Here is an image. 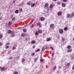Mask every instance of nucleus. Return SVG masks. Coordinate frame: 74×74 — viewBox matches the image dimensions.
I'll list each match as a JSON object with an SVG mask.
<instances>
[{"label":"nucleus","mask_w":74,"mask_h":74,"mask_svg":"<svg viewBox=\"0 0 74 74\" xmlns=\"http://www.w3.org/2000/svg\"><path fill=\"white\" fill-rule=\"evenodd\" d=\"M62 41L63 42H64V41H66V40H65V38H62Z\"/></svg>","instance_id":"nucleus-16"},{"label":"nucleus","mask_w":74,"mask_h":74,"mask_svg":"<svg viewBox=\"0 0 74 74\" xmlns=\"http://www.w3.org/2000/svg\"><path fill=\"white\" fill-rule=\"evenodd\" d=\"M6 45H10V43L8 42V43H6Z\"/></svg>","instance_id":"nucleus-40"},{"label":"nucleus","mask_w":74,"mask_h":74,"mask_svg":"<svg viewBox=\"0 0 74 74\" xmlns=\"http://www.w3.org/2000/svg\"><path fill=\"white\" fill-rule=\"evenodd\" d=\"M21 35L22 37H25V36H27V35L24 34H21Z\"/></svg>","instance_id":"nucleus-3"},{"label":"nucleus","mask_w":74,"mask_h":74,"mask_svg":"<svg viewBox=\"0 0 74 74\" xmlns=\"http://www.w3.org/2000/svg\"><path fill=\"white\" fill-rule=\"evenodd\" d=\"M61 4V3H60V2H58L57 3V4H58V5H60V4Z\"/></svg>","instance_id":"nucleus-30"},{"label":"nucleus","mask_w":74,"mask_h":74,"mask_svg":"<svg viewBox=\"0 0 74 74\" xmlns=\"http://www.w3.org/2000/svg\"><path fill=\"white\" fill-rule=\"evenodd\" d=\"M45 35V34H43V35Z\"/></svg>","instance_id":"nucleus-61"},{"label":"nucleus","mask_w":74,"mask_h":74,"mask_svg":"<svg viewBox=\"0 0 74 74\" xmlns=\"http://www.w3.org/2000/svg\"><path fill=\"white\" fill-rule=\"evenodd\" d=\"M0 19H2V17H0Z\"/></svg>","instance_id":"nucleus-55"},{"label":"nucleus","mask_w":74,"mask_h":74,"mask_svg":"<svg viewBox=\"0 0 74 74\" xmlns=\"http://www.w3.org/2000/svg\"><path fill=\"white\" fill-rule=\"evenodd\" d=\"M50 49H51V50H53V48L52 47H50Z\"/></svg>","instance_id":"nucleus-36"},{"label":"nucleus","mask_w":74,"mask_h":74,"mask_svg":"<svg viewBox=\"0 0 74 74\" xmlns=\"http://www.w3.org/2000/svg\"><path fill=\"white\" fill-rule=\"evenodd\" d=\"M33 26H34V25H33L32 24V26H31L32 27H33Z\"/></svg>","instance_id":"nucleus-50"},{"label":"nucleus","mask_w":74,"mask_h":74,"mask_svg":"<svg viewBox=\"0 0 74 74\" xmlns=\"http://www.w3.org/2000/svg\"><path fill=\"white\" fill-rule=\"evenodd\" d=\"M12 37H14L15 36V35H12Z\"/></svg>","instance_id":"nucleus-46"},{"label":"nucleus","mask_w":74,"mask_h":74,"mask_svg":"<svg viewBox=\"0 0 74 74\" xmlns=\"http://www.w3.org/2000/svg\"><path fill=\"white\" fill-rule=\"evenodd\" d=\"M47 11H49V9L48 8L47 9Z\"/></svg>","instance_id":"nucleus-56"},{"label":"nucleus","mask_w":74,"mask_h":74,"mask_svg":"<svg viewBox=\"0 0 74 74\" xmlns=\"http://www.w3.org/2000/svg\"><path fill=\"white\" fill-rule=\"evenodd\" d=\"M45 49H47V48H45V49H44L43 51H44V50H45Z\"/></svg>","instance_id":"nucleus-58"},{"label":"nucleus","mask_w":74,"mask_h":74,"mask_svg":"<svg viewBox=\"0 0 74 74\" xmlns=\"http://www.w3.org/2000/svg\"><path fill=\"white\" fill-rule=\"evenodd\" d=\"M62 15V13L61 12H58V16H60Z\"/></svg>","instance_id":"nucleus-5"},{"label":"nucleus","mask_w":74,"mask_h":74,"mask_svg":"<svg viewBox=\"0 0 74 74\" xmlns=\"http://www.w3.org/2000/svg\"><path fill=\"white\" fill-rule=\"evenodd\" d=\"M35 35H36V36H38V32H36L35 33Z\"/></svg>","instance_id":"nucleus-28"},{"label":"nucleus","mask_w":74,"mask_h":74,"mask_svg":"<svg viewBox=\"0 0 74 74\" xmlns=\"http://www.w3.org/2000/svg\"><path fill=\"white\" fill-rule=\"evenodd\" d=\"M16 48V47H13L12 49L13 50H14V49H15Z\"/></svg>","instance_id":"nucleus-34"},{"label":"nucleus","mask_w":74,"mask_h":74,"mask_svg":"<svg viewBox=\"0 0 74 74\" xmlns=\"http://www.w3.org/2000/svg\"><path fill=\"white\" fill-rule=\"evenodd\" d=\"M68 28L67 27H66L64 28V30H65V31H66V30H67Z\"/></svg>","instance_id":"nucleus-25"},{"label":"nucleus","mask_w":74,"mask_h":74,"mask_svg":"<svg viewBox=\"0 0 74 74\" xmlns=\"http://www.w3.org/2000/svg\"><path fill=\"white\" fill-rule=\"evenodd\" d=\"M53 7V5L52 4H51L50 5L49 8H51V10H52V8Z\"/></svg>","instance_id":"nucleus-4"},{"label":"nucleus","mask_w":74,"mask_h":74,"mask_svg":"<svg viewBox=\"0 0 74 74\" xmlns=\"http://www.w3.org/2000/svg\"><path fill=\"white\" fill-rule=\"evenodd\" d=\"M34 20H32L31 21V22L30 23H29V24H30V23H32V22H33V21H34Z\"/></svg>","instance_id":"nucleus-41"},{"label":"nucleus","mask_w":74,"mask_h":74,"mask_svg":"<svg viewBox=\"0 0 74 74\" xmlns=\"http://www.w3.org/2000/svg\"><path fill=\"white\" fill-rule=\"evenodd\" d=\"M41 25V23H40L38 22L36 24L37 26H38L39 25Z\"/></svg>","instance_id":"nucleus-15"},{"label":"nucleus","mask_w":74,"mask_h":74,"mask_svg":"<svg viewBox=\"0 0 74 74\" xmlns=\"http://www.w3.org/2000/svg\"><path fill=\"white\" fill-rule=\"evenodd\" d=\"M62 7H64L65 6H66V4L64 3H62Z\"/></svg>","instance_id":"nucleus-9"},{"label":"nucleus","mask_w":74,"mask_h":74,"mask_svg":"<svg viewBox=\"0 0 74 74\" xmlns=\"http://www.w3.org/2000/svg\"><path fill=\"white\" fill-rule=\"evenodd\" d=\"M53 26H54V24H51L50 25V27L51 28L52 27H53Z\"/></svg>","instance_id":"nucleus-6"},{"label":"nucleus","mask_w":74,"mask_h":74,"mask_svg":"<svg viewBox=\"0 0 74 74\" xmlns=\"http://www.w3.org/2000/svg\"><path fill=\"white\" fill-rule=\"evenodd\" d=\"M71 51H72V49H69L68 50V52L71 53Z\"/></svg>","instance_id":"nucleus-21"},{"label":"nucleus","mask_w":74,"mask_h":74,"mask_svg":"<svg viewBox=\"0 0 74 74\" xmlns=\"http://www.w3.org/2000/svg\"><path fill=\"white\" fill-rule=\"evenodd\" d=\"M30 4V5H32V2H31Z\"/></svg>","instance_id":"nucleus-57"},{"label":"nucleus","mask_w":74,"mask_h":74,"mask_svg":"<svg viewBox=\"0 0 74 74\" xmlns=\"http://www.w3.org/2000/svg\"><path fill=\"white\" fill-rule=\"evenodd\" d=\"M53 54H54L53 53H52V56H53Z\"/></svg>","instance_id":"nucleus-52"},{"label":"nucleus","mask_w":74,"mask_h":74,"mask_svg":"<svg viewBox=\"0 0 74 74\" xmlns=\"http://www.w3.org/2000/svg\"><path fill=\"white\" fill-rule=\"evenodd\" d=\"M73 16H74V13L72 14Z\"/></svg>","instance_id":"nucleus-59"},{"label":"nucleus","mask_w":74,"mask_h":74,"mask_svg":"<svg viewBox=\"0 0 74 74\" xmlns=\"http://www.w3.org/2000/svg\"><path fill=\"white\" fill-rule=\"evenodd\" d=\"M56 69V67L55 66L53 68V70H55Z\"/></svg>","instance_id":"nucleus-35"},{"label":"nucleus","mask_w":74,"mask_h":74,"mask_svg":"<svg viewBox=\"0 0 74 74\" xmlns=\"http://www.w3.org/2000/svg\"><path fill=\"white\" fill-rule=\"evenodd\" d=\"M61 69V67H60V66H59V69Z\"/></svg>","instance_id":"nucleus-51"},{"label":"nucleus","mask_w":74,"mask_h":74,"mask_svg":"<svg viewBox=\"0 0 74 74\" xmlns=\"http://www.w3.org/2000/svg\"><path fill=\"white\" fill-rule=\"evenodd\" d=\"M40 20L41 21H44V18L42 17H40Z\"/></svg>","instance_id":"nucleus-2"},{"label":"nucleus","mask_w":74,"mask_h":74,"mask_svg":"<svg viewBox=\"0 0 74 74\" xmlns=\"http://www.w3.org/2000/svg\"><path fill=\"white\" fill-rule=\"evenodd\" d=\"M38 33L40 34H41V33H42V30H39V31H38Z\"/></svg>","instance_id":"nucleus-11"},{"label":"nucleus","mask_w":74,"mask_h":74,"mask_svg":"<svg viewBox=\"0 0 74 74\" xmlns=\"http://www.w3.org/2000/svg\"><path fill=\"white\" fill-rule=\"evenodd\" d=\"M51 40V38H47V41H50Z\"/></svg>","instance_id":"nucleus-22"},{"label":"nucleus","mask_w":74,"mask_h":74,"mask_svg":"<svg viewBox=\"0 0 74 74\" xmlns=\"http://www.w3.org/2000/svg\"><path fill=\"white\" fill-rule=\"evenodd\" d=\"M9 59H12V57H9Z\"/></svg>","instance_id":"nucleus-47"},{"label":"nucleus","mask_w":74,"mask_h":74,"mask_svg":"<svg viewBox=\"0 0 74 74\" xmlns=\"http://www.w3.org/2000/svg\"><path fill=\"white\" fill-rule=\"evenodd\" d=\"M66 1H67V0H63V1L64 2Z\"/></svg>","instance_id":"nucleus-49"},{"label":"nucleus","mask_w":74,"mask_h":74,"mask_svg":"<svg viewBox=\"0 0 74 74\" xmlns=\"http://www.w3.org/2000/svg\"><path fill=\"white\" fill-rule=\"evenodd\" d=\"M36 48V46L34 45V46H33V49H34V48Z\"/></svg>","instance_id":"nucleus-42"},{"label":"nucleus","mask_w":74,"mask_h":74,"mask_svg":"<svg viewBox=\"0 0 74 74\" xmlns=\"http://www.w3.org/2000/svg\"><path fill=\"white\" fill-rule=\"evenodd\" d=\"M19 10L20 12H22V9L21 8H19Z\"/></svg>","instance_id":"nucleus-18"},{"label":"nucleus","mask_w":74,"mask_h":74,"mask_svg":"<svg viewBox=\"0 0 74 74\" xmlns=\"http://www.w3.org/2000/svg\"><path fill=\"white\" fill-rule=\"evenodd\" d=\"M18 12H19V11L18 10H16L15 11V13H16V14H18Z\"/></svg>","instance_id":"nucleus-23"},{"label":"nucleus","mask_w":74,"mask_h":74,"mask_svg":"<svg viewBox=\"0 0 74 74\" xmlns=\"http://www.w3.org/2000/svg\"><path fill=\"white\" fill-rule=\"evenodd\" d=\"M3 37V35H2V34H1L0 35V38H1Z\"/></svg>","instance_id":"nucleus-27"},{"label":"nucleus","mask_w":74,"mask_h":74,"mask_svg":"<svg viewBox=\"0 0 74 74\" xmlns=\"http://www.w3.org/2000/svg\"><path fill=\"white\" fill-rule=\"evenodd\" d=\"M21 27H18V29H21Z\"/></svg>","instance_id":"nucleus-60"},{"label":"nucleus","mask_w":74,"mask_h":74,"mask_svg":"<svg viewBox=\"0 0 74 74\" xmlns=\"http://www.w3.org/2000/svg\"><path fill=\"white\" fill-rule=\"evenodd\" d=\"M67 66H70V63H68L67 64Z\"/></svg>","instance_id":"nucleus-45"},{"label":"nucleus","mask_w":74,"mask_h":74,"mask_svg":"<svg viewBox=\"0 0 74 74\" xmlns=\"http://www.w3.org/2000/svg\"><path fill=\"white\" fill-rule=\"evenodd\" d=\"M1 67H0V69H1Z\"/></svg>","instance_id":"nucleus-62"},{"label":"nucleus","mask_w":74,"mask_h":74,"mask_svg":"<svg viewBox=\"0 0 74 74\" xmlns=\"http://www.w3.org/2000/svg\"><path fill=\"white\" fill-rule=\"evenodd\" d=\"M35 5V4H34V3H33V4L31 5V7H33Z\"/></svg>","instance_id":"nucleus-24"},{"label":"nucleus","mask_w":74,"mask_h":74,"mask_svg":"<svg viewBox=\"0 0 74 74\" xmlns=\"http://www.w3.org/2000/svg\"><path fill=\"white\" fill-rule=\"evenodd\" d=\"M72 69L73 70H74V65L73 66Z\"/></svg>","instance_id":"nucleus-48"},{"label":"nucleus","mask_w":74,"mask_h":74,"mask_svg":"<svg viewBox=\"0 0 74 74\" xmlns=\"http://www.w3.org/2000/svg\"><path fill=\"white\" fill-rule=\"evenodd\" d=\"M39 51H40V49H38L36 50L35 51V52H39Z\"/></svg>","instance_id":"nucleus-8"},{"label":"nucleus","mask_w":74,"mask_h":74,"mask_svg":"<svg viewBox=\"0 0 74 74\" xmlns=\"http://www.w3.org/2000/svg\"><path fill=\"white\" fill-rule=\"evenodd\" d=\"M71 18H72V17H73V15H71Z\"/></svg>","instance_id":"nucleus-54"},{"label":"nucleus","mask_w":74,"mask_h":74,"mask_svg":"<svg viewBox=\"0 0 74 74\" xmlns=\"http://www.w3.org/2000/svg\"><path fill=\"white\" fill-rule=\"evenodd\" d=\"M31 43H32V44H35V43H36V41H35V40H32V41Z\"/></svg>","instance_id":"nucleus-10"},{"label":"nucleus","mask_w":74,"mask_h":74,"mask_svg":"<svg viewBox=\"0 0 74 74\" xmlns=\"http://www.w3.org/2000/svg\"><path fill=\"white\" fill-rule=\"evenodd\" d=\"M15 17H13L12 20V21H13V22H14V21H15Z\"/></svg>","instance_id":"nucleus-20"},{"label":"nucleus","mask_w":74,"mask_h":74,"mask_svg":"<svg viewBox=\"0 0 74 74\" xmlns=\"http://www.w3.org/2000/svg\"><path fill=\"white\" fill-rule=\"evenodd\" d=\"M37 58H36L34 59V60L35 62H37Z\"/></svg>","instance_id":"nucleus-32"},{"label":"nucleus","mask_w":74,"mask_h":74,"mask_svg":"<svg viewBox=\"0 0 74 74\" xmlns=\"http://www.w3.org/2000/svg\"><path fill=\"white\" fill-rule=\"evenodd\" d=\"M14 33V31H11V34H13Z\"/></svg>","instance_id":"nucleus-44"},{"label":"nucleus","mask_w":74,"mask_h":74,"mask_svg":"<svg viewBox=\"0 0 74 74\" xmlns=\"http://www.w3.org/2000/svg\"><path fill=\"white\" fill-rule=\"evenodd\" d=\"M11 24H12V21H10L8 25L9 26H10V25H11Z\"/></svg>","instance_id":"nucleus-14"},{"label":"nucleus","mask_w":74,"mask_h":74,"mask_svg":"<svg viewBox=\"0 0 74 74\" xmlns=\"http://www.w3.org/2000/svg\"><path fill=\"white\" fill-rule=\"evenodd\" d=\"M23 30L24 33H25L27 31V29H23Z\"/></svg>","instance_id":"nucleus-7"},{"label":"nucleus","mask_w":74,"mask_h":74,"mask_svg":"<svg viewBox=\"0 0 74 74\" xmlns=\"http://www.w3.org/2000/svg\"><path fill=\"white\" fill-rule=\"evenodd\" d=\"M6 49H8V48H9V46H7L6 47H5Z\"/></svg>","instance_id":"nucleus-39"},{"label":"nucleus","mask_w":74,"mask_h":74,"mask_svg":"<svg viewBox=\"0 0 74 74\" xmlns=\"http://www.w3.org/2000/svg\"><path fill=\"white\" fill-rule=\"evenodd\" d=\"M59 32L60 33H63V30L62 29H60L59 31Z\"/></svg>","instance_id":"nucleus-1"},{"label":"nucleus","mask_w":74,"mask_h":74,"mask_svg":"<svg viewBox=\"0 0 74 74\" xmlns=\"http://www.w3.org/2000/svg\"><path fill=\"white\" fill-rule=\"evenodd\" d=\"M48 3H46L45 5V6L46 7H48Z\"/></svg>","instance_id":"nucleus-26"},{"label":"nucleus","mask_w":74,"mask_h":74,"mask_svg":"<svg viewBox=\"0 0 74 74\" xmlns=\"http://www.w3.org/2000/svg\"><path fill=\"white\" fill-rule=\"evenodd\" d=\"M34 55V53H33L31 54V56H33Z\"/></svg>","instance_id":"nucleus-31"},{"label":"nucleus","mask_w":74,"mask_h":74,"mask_svg":"<svg viewBox=\"0 0 74 74\" xmlns=\"http://www.w3.org/2000/svg\"><path fill=\"white\" fill-rule=\"evenodd\" d=\"M40 61L41 62H43V59H40Z\"/></svg>","instance_id":"nucleus-38"},{"label":"nucleus","mask_w":74,"mask_h":74,"mask_svg":"<svg viewBox=\"0 0 74 74\" xmlns=\"http://www.w3.org/2000/svg\"><path fill=\"white\" fill-rule=\"evenodd\" d=\"M8 34H10L11 32V31L10 30H8Z\"/></svg>","instance_id":"nucleus-12"},{"label":"nucleus","mask_w":74,"mask_h":74,"mask_svg":"<svg viewBox=\"0 0 74 74\" xmlns=\"http://www.w3.org/2000/svg\"><path fill=\"white\" fill-rule=\"evenodd\" d=\"M25 59L24 58H23L22 59V60L21 61L22 62H23H23H25Z\"/></svg>","instance_id":"nucleus-19"},{"label":"nucleus","mask_w":74,"mask_h":74,"mask_svg":"<svg viewBox=\"0 0 74 74\" xmlns=\"http://www.w3.org/2000/svg\"><path fill=\"white\" fill-rule=\"evenodd\" d=\"M67 47L68 49H70V48H71V47L70 45L68 46Z\"/></svg>","instance_id":"nucleus-17"},{"label":"nucleus","mask_w":74,"mask_h":74,"mask_svg":"<svg viewBox=\"0 0 74 74\" xmlns=\"http://www.w3.org/2000/svg\"><path fill=\"white\" fill-rule=\"evenodd\" d=\"M44 47H43L42 49V51H44Z\"/></svg>","instance_id":"nucleus-37"},{"label":"nucleus","mask_w":74,"mask_h":74,"mask_svg":"<svg viewBox=\"0 0 74 74\" xmlns=\"http://www.w3.org/2000/svg\"><path fill=\"white\" fill-rule=\"evenodd\" d=\"M70 14H67L66 16V18H69V17H70Z\"/></svg>","instance_id":"nucleus-13"},{"label":"nucleus","mask_w":74,"mask_h":74,"mask_svg":"<svg viewBox=\"0 0 74 74\" xmlns=\"http://www.w3.org/2000/svg\"><path fill=\"white\" fill-rule=\"evenodd\" d=\"M18 74V72H15L13 74Z\"/></svg>","instance_id":"nucleus-33"},{"label":"nucleus","mask_w":74,"mask_h":74,"mask_svg":"<svg viewBox=\"0 0 74 74\" xmlns=\"http://www.w3.org/2000/svg\"><path fill=\"white\" fill-rule=\"evenodd\" d=\"M53 1H57V0H53Z\"/></svg>","instance_id":"nucleus-53"},{"label":"nucleus","mask_w":74,"mask_h":74,"mask_svg":"<svg viewBox=\"0 0 74 74\" xmlns=\"http://www.w3.org/2000/svg\"><path fill=\"white\" fill-rule=\"evenodd\" d=\"M4 70V68H2L1 69V71H3Z\"/></svg>","instance_id":"nucleus-43"},{"label":"nucleus","mask_w":74,"mask_h":74,"mask_svg":"<svg viewBox=\"0 0 74 74\" xmlns=\"http://www.w3.org/2000/svg\"><path fill=\"white\" fill-rule=\"evenodd\" d=\"M30 2L29 1L27 3V5H30Z\"/></svg>","instance_id":"nucleus-29"}]
</instances>
